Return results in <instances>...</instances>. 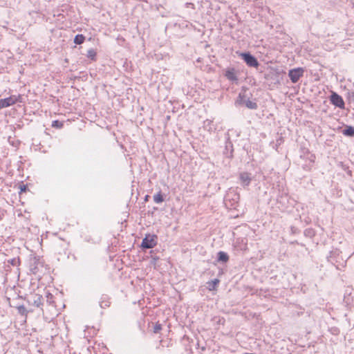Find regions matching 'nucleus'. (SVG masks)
Segmentation results:
<instances>
[{"label": "nucleus", "instance_id": "32", "mask_svg": "<svg viewBox=\"0 0 354 354\" xmlns=\"http://www.w3.org/2000/svg\"><path fill=\"white\" fill-rule=\"evenodd\" d=\"M26 189H27V187H26V185H20V191H21V192H26Z\"/></svg>", "mask_w": 354, "mask_h": 354}, {"label": "nucleus", "instance_id": "25", "mask_svg": "<svg viewBox=\"0 0 354 354\" xmlns=\"http://www.w3.org/2000/svg\"><path fill=\"white\" fill-rule=\"evenodd\" d=\"M64 126L63 122L59 120H54L52 122V127L56 129H61Z\"/></svg>", "mask_w": 354, "mask_h": 354}, {"label": "nucleus", "instance_id": "10", "mask_svg": "<svg viewBox=\"0 0 354 354\" xmlns=\"http://www.w3.org/2000/svg\"><path fill=\"white\" fill-rule=\"evenodd\" d=\"M330 103L339 109L344 108V102L341 95L335 92H333L330 96Z\"/></svg>", "mask_w": 354, "mask_h": 354}, {"label": "nucleus", "instance_id": "6", "mask_svg": "<svg viewBox=\"0 0 354 354\" xmlns=\"http://www.w3.org/2000/svg\"><path fill=\"white\" fill-rule=\"evenodd\" d=\"M41 267H43V262L41 261L39 257H34L30 258L29 261V268L30 271L36 274L39 271Z\"/></svg>", "mask_w": 354, "mask_h": 354}, {"label": "nucleus", "instance_id": "27", "mask_svg": "<svg viewBox=\"0 0 354 354\" xmlns=\"http://www.w3.org/2000/svg\"><path fill=\"white\" fill-rule=\"evenodd\" d=\"M18 312L21 315H26L27 313V310L24 306H19L18 308Z\"/></svg>", "mask_w": 354, "mask_h": 354}, {"label": "nucleus", "instance_id": "33", "mask_svg": "<svg viewBox=\"0 0 354 354\" xmlns=\"http://www.w3.org/2000/svg\"><path fill=\"white\" fill-rule=\"evenodd\" d=\"M287 198H288V196L286 194L284 196H281L280 199L279 198H277V201L281 203V200H287Z\"/></svg>", "mask_w": 354, "mask_h": 354}, {"label": "nucleus", "instance_id": "29", "mask_svg": "<svg viewBox=\"0 0 354 354\" xmlns=\"http://www.w3.org/2000/svg\"><path fill=\"white\" fill-rule=\"evenodd\" d=\"M161 329H162L161 324H160L157 323V324L155 325L154 328H153V332H154L155 333H159V332L160 331V330H161Z\"/></svg>", "mask_w": 354, "mask_h": 354}, {"label": "nucleus", "instance_id": "15", "mask_svg": "<svg viewBox=\"0 0 354 354\" xmlns=\"http://www.w3.org/2000/svg\"><path fill=\"white\" fill-rule=\"evenodd\" d=\"M229 261V255L227 252L223 251H219L217 253V261L221 263H227Z\"/></svg>", "mask_w": 354, "mask_h": 354}, {"label": "nucleus", "instance_id": "9", "mask_svg": "<svg viewBox=\"0 0 354 354\" xmlns=\"http://www.w3.org/2000/svg\"><path fill=\"white\" fill-rule=\"evenodd\" d=\"M223 75L227 80H229L233 83H236V84L238 83L239 78H238V75H237V71L234 68L228 67V68H225L224 70Z\"/></svg>", "mask_w": 354, "mask_h": 354}, {"label": "nucleus", "instance_id": "28", "mask_svg": "<svg viewBox=\"0 0 354 354\" xmlns=\"http://www.w3.org/2000/svg\"><path fill=\"white\" fill-rule=\"evenodd\" d=\"M342 169L346 172V174L349 176H352V175H353L352 171L349 169V167L348 166L342 165Z\"/></svg>", "mask_w": 354, "mask_h": 354}, {"label": "nucleus", "instance_id": "14", "mask_svg": "<svg viewBox=\"0 0 354 354\" xmlns=\"http://www.w3.org/2000/svg\"><path fill=\"white\" fill-rule=\"evenodd\" d=\"M339 251L338 250H335L330 252V255L328 257V261L336 266L337 269L339 268V265H336L338 262L337 258L339 255Z\"/></svg>", "mask_w": 354, "mask_h": 354}, {"label": "nucleus", "instance_id": "7", "mask_svg": "<svg viewBox=\"0 0 354 354\" xmlns=\"http://www.w3.org/2000/svg\"><path fill=\"white\" fill-rule=\"evenodd\" d=\"M304 70L303 68L298 67L289 70L288 77L292 83H297L300 77L304 75Z\"/></svg>", "mask_w": 354, "mask_h": 354}, {"label": "nucleus", "instance_id": "24", "mask_svg": "<svg viewBox=\"0 0 354 354\" xmlns=\"http://www.w3.org/2000/svg\"><path fill=\"white\" fill-rule=\"evenodd\" d=\"M53 297H54L53 294L50 293L49 292H46V303L48 305H52L54 303Z\"/></svg>", "mask_w": 354, "mask_h": 354}, {"label": "nucleus", "instance_id": "13", "mask_svg": "<svg viewBox=\"0 0 354 354\" xmlns=\"http://www.w3.org/2000/svg\"><path fill=\"white\" fill-rule=\"evenodd\" d=\"M16 98L14 96L0 100V109L8 107L16 103Z\"/></svg>", "mask_w": 354, "mask_h": 354}, {"label": "nucleus", "instance_id": "3", "mask_svg": "<svg viewBox=\"0 0 354 354\" xmlns=\"http://www.w3.org/2000/svg\"><path fill=\"white\" fill-rule=\"evenodd\" d=\"M240 57L249 67L258 68L259 62L255 56L250 52H243L240 54Z\"/></svg>", "mask_w": 354, "mask_h": 354}, {"label": "nucleus", "instance_id": "31", "mask_svg": "<svg viewBox=\"0 0 354 354\" xmlns=\"http://www.w3.org/2000/svg\"><path fill=\"white\" fill-rule=\"evenodd\" d=\"M13 96H14V97L16 98V100H16V103H17V102H21V98H22V97H21V96L20 95H13Z\"/></svg>", "mask_w": 354, "mask_h": 354}, {"label": "nucleus", "instance_id": "20", "mask_svg": "<svg viewBox=\"0 0 354 354\" xmlns=\"http://www.w3.org/2000/svg\"><path fill=\"white\" fill-rule=\"evenodd\" d=\"M85 41V37L82 34H78L75 35L74 38V43L75 44H82Z\"/></svg>", "mask_w": 354, "mask_h": 354}, {"label": "nucleus", "instance_id": "5", "mask_svg": "<svg viewBox=\"0 0 354 354\" xmlns=\"http://www.w3.org/2000/svg\"><path fill=\"white\" fill-rule=\"evenodd\" d=\"M300 158L309 161L308 164H306L303 166V168L305 170L310 169L315 160V155L311 153L308 149H304L300 154Z\"/></svg>", "mask_w": 354, "mask_h": 354}, {"label": "nucleus", "instance_id": "18", "mask_svg": "<svg viewBox=\"0 0 354 354\" xmlns=\"http://www.w3.org/2000/svg\"><path fill=\"white\" fill-rule=\"evenodd\" d=\"M342 133L345 136L354 137V127L352 126H346L342 130Z\"/></svg>", "mask_w": 354, "mask_h": 354}, {"label": "nucleus", "instance_id": "1", "mask_svg": "<svg viewBox=\"0 0 354 354\" xmlns=\"http://www.w3.org/2000/svg\"><path fill=\"white\" fill-rule=\"evenodd\" d=\"M240 200V195L236 189L230 188L224 197L225 206L230 209H236Z\"/></svg>", "mask_w": 354, "mask_h": 354}, {"label": "nucleus", "instance_id": "37", "mask_svg": "<svg viewBox=\"0 0 354 354\" xmlns=\"http://www.w3.org/2000/svg\"><path fill=\"white\" fill-rule=\"evenodd\" d=\"M345 263H346L345 262L342 263V266H344V265Z\"/></svg>", "mask_w": 354, "mask_h": 354}, {"label": "nucleus", "instance_id": "8", "mask_svg": "<svg viewBox=\"0 0 354 354\" xmlns=\"http://www.w3.org/2000/svg\"><path fill=\"white\" fill-rule=\"evenodd\" d=\"M236 104H245V106L250 109L256 110L258 105L256 102L252 101L250 99H245V96L239 94L238 99L236 100Z\"/></svg>", "mask_w": 354, "mask_h": 354}, {"label": "nucleus", "instance_id": "11", "mask_svg": "<svg viewBox=\"0 0 354 354\" xmlns=\"http://www.w3.org/2000/svg\"><path fill=\"white\" fill-rule=\"evenodd\" d=\"M239 179L241 185L243 187H246L250 185L252 181V174L246 171L241 172L239 175Z\"/></svg>", "mask_w": 354, "mask_h": 354}, {"label": "nucleus", "instance_id": "34", "mask_svg": "<svg viewBox=\"0 0 354 354\" xmlns=\"http://www.w3.org/2000/svg\"><path fill=\"white\" fill-rule=\"evenodd\" d=\"M304 222L306 224H309L311 222V220L309 217H306L304 219Z\"/></svg>", "mask_w": 354, "mask_h": 354}, {"label": "nucleus", "instance_id": "30", "mask_svg": "<svg viewBox=\"0 0 354 354\" xmlns=\"http://www.w3.org/2000/svg\"><path fill=\"white\" fill-rule=\"evenodd\" d=\"M331 330V333L333 334V335H338L339 333V330L338 328H336V327H334V328H332L330 329Z\"/></svg>", "mask_w": 354, "mask_h": 354}, {"label": "nucleus", "instance_id": "19", "mask_svg": "<svg viewBox=\"0 0 354 354\" xmlns=\"http://www.w3.org/2000/svg\"><path fill=\"white\" fill-rule=\"evenodd\" d=\"M7 262L8 265H11L14 267H19L21 263L19 257L10 259L7 261Z\"/></svg>", "mask_w": 354, "mask_h": 354}, {"label": "nucleus", "instance_id": "12", "mask_svg": "<svg viewBox=\"0 0 354 354\" xmlns=\"http://www.w3.org/2000/svg\"><path fill=\"white\" fill-rule=\"evenodd\" d=\"M233 144L232 141L230 140V138H227L225 141V149L223 150V154L225 157L232 158L233 157Z\"/></svg>", "mask_w": 354, "mask_h": 354}, {"label": "nucleus", "instance_id": "23", "mask_svg": "<svg viewBox=\"0 0 354 354\" xmlns=\"http://www.w3.org/2000/svg\"><path fill=\"white\" fill-rule=\"evenodd\" d=\"M209 283V290H214L216 286L219 283V280L218 279H214L211 281Z\"/></svg>", "mask_w": 354, "mask_h": 354}, {"label": "nucleus", "instance_id": "16", "mask_svg": "<svg viewBox=\"0 0 354 354\" xmlns=\"http://www.w3.org/2000/svg\"><path fill=\"white\" fill-rule=\"evenodd\" d=\"M99 304L102 308L109 307L110 305L109 297L106 295H102Z\"/></svg>", "mask_w": 354, "mask_h": 354}, {"label": "nucleus", "instance_id": "21", "mask_svg": "<svg viewBox=\"0 0 354 354\" xmlns=\"http://www.w3.org/2000/svg\"><path fill=\"white\" fill-rule=\"evenodd\" d=\"M96 55L97 53L93 48H91L87 51L86 57L92 61H95L96 59Z\"/></svg>", "mask_w": 354, "mask_h": 354}, {"label": "nucleus", "instance_id": "17", "mask_svg": "<svg viewBox=\"0 0 354 354\" xmlns=\"http://www.w3.org/2000/svg\"><path fill=\"white\" fill-rule=\"evenodd\" d=\"M203 128L209 132L213 131L214 130L216 129V127L214 124V122L208 119L205 120L203 122Z\"/></svg>", "mask_w": 354, "mask_h": 354}, {"label": "nucleus", "instance_id": "26", "mask_svg": "<svg viewBox=\"0 0 354 354\" xmlns=\"http://www.w3.org/2000/svg\"><path fill=\"white\" fill-rule=\"evenodd\" d=\"M304 235L306 236H313L315 235V232L312 228H308L305 230L304 231Z\"/></svg>", "mask_w": 354, "mask_h": 354}, {"label": "nucleus", "instance_id": "4", "mask_svg": "<svg viewBox=\"0 0 354 354\" xmlns=\"http://www.w3.org/2000/svg\"><path fill=\"white\" fill-rule=\"evenodd\" d=\"M158 236L156 234H147L145 235L141 243L143 249H151L157 244Z\"/></svg>", "mask_w": 354, "mask_h": 354}, {"label": "nucleus", "instance_id": "36", "mask_svg": "<svg viewBox=\"0 0 354 354\" xmlns=\"http://www.w3.org/2000/svg\"><path fill=\"white\" fill-rule=\"evenodd\" d=\"M158 259V257H153V259H152V263H156V261Z\"/></svg>", "mask_w": 354, "mask_h": 354}, {"label": "nucleus", "instance_id": "35", "mask_svg": "<svg viewBox=\"0 0 354 354\" xmlns=\"http://www.w3.org/2000/svg\"><path fill=\"white\" fill-rule=\"evenodd\" d=\"M281 142H282V138H279L277 140V145H281Z\"/></svg>", "mask_w": 354, "mask_h": 354}, {"label": "nucleus", "instance_id": "22", "mask_svg": "<svg viewBox=\"0 0 354 354\" xmlns=\"http://www.w3.org/2000/svg\"><path fill=\"white\" fill-rule=\"evenodd\" d=\"M153 201L156 203H160L164 201V197L161 192H159L153 196Z\"/></svg>", "mask_w": 354, "mask_h": 354}, {"label": "nucleus", "instance_id": "2", "mask_svg": "<svg viewBox=\"0 0 354 354\" xmlns=\"http://www.w3.org/2000/svg\"><path fill=\"white\" fill-rule=\"evenodd\" d=\"M44 300L42 295L37 293H30L26 297V301L29 305L40 308L44 305Z\"/></svg>", "mask_w": 354, "mask_h": 354}]
</instances>
